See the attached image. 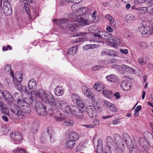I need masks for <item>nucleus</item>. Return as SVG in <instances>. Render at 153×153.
<instances>
[{
	"label": "nucleus",
	"mask_w": 153,
	"mask_h": 153,
	"mask_svg": "<svg viewBox=\"0 0 153 153\" xmlns=\"http://www.w3.org/2000/svg\"><path fill=\"white\" fill-rule=\"evenodd\" d=\"M53 21L55 22L56 24L61 26L63 32L67 31V33L69 34H71L72 37L85 36L86 35H88V36L90 37L91 35H92L99 38H103L101 35L100 34V32L99 31L97 33H94L82 32L77 33H72V32L76 29L77 26L75 24L74 22L69 21L66 18H62L58 20L54 19Z\"/></svg>",
	"instance_id": "nucleus-1"
},
{
	"label": "nucleus",
	"mask_w": 153,
	"mask_h": 153,
	"mask_svg": "<svg viewBox=\"0 0 153 153\" xmlns=\"http://www.w3.org/2000/svg\"><path fill=\"white\" fill-rule=\"evenodd\" d=\"M17 106L12 103L10 108L11 111L14 115L19 117L20 118H24L26 116L23 113L29 114L31 111L30 106L26 102H25L23 99L19 98L17 102Z\"/></svg>",
	"instance_id": "nucleus-2"
},
{
	"label": "nucleus",
	"mask_w": 153,
	"mask_h": 153,
	"mask_svg": "<svg viewBox=\"0 0 153 153\" xmlns=\"http://www.w3.org/2000/svg\"><path fill=\"white\" fill-rule=\"evenodd\" d=\"M139 143L142 147L145 149L149 146L153 147V135L148 131L145 132L144 134V138H140Z\"/></svg>",
	"instance_id": "nucleus-3"
},
{
	"label": "nucleus",
	"mask_w": 153,
	"mask_h": 153,
	"mask_svg": "<svg viewBox=\"0 0 153 153\" xmlns=\"http://www.w3.org/2000/svg\"><path fill=\"white\" fill-rule=\"evenodd\" d=\"M68 18L74 21L80 22L82 25H88L89 23L88 21L83 18L82 16L80 15L79 12H74L70 13L68 16Z\"/></svg>",
	"instance_id": "nucleus-4"
},
{
	"label": "nucleus",
	"mask_w": 153,
	"mask_h": 153,
	"mask_svg": "<svg viewBox=\"0 0 153 153\" xmlns=\"http://www.w3.org/2000/svg\"><path fill=\"white\" fill-rule=\"evenodd\" d=\"M36 98L38 97L41 99L43 103H49V101H51L54 96L51 93H48L42 89H39L36 93Z\"/></svg>",
	"instance_id": "nucleus-5"
},
{
	"label": "nucleus",
	"mask_w": 153,
	"mask_h": 153,
	"mask_svg": "<svg viewBox=\"0 0 153 153\" xmlns=\"http://www.w3.org/2000/svg\"><path fill=\"white\" fill-rule=\"evenodd\" d=\"M51 106L52 108L55 109H57L58 108H59L62 110L67 106V104L68 103L65 101L60 100L58 98H54V97L53 99H51Z\"/></svg>",
	"instance_id": "nucleus-6"
},
{
	"label": "nucleus",
	"mask_w": 153,
	"mask_h": 153,
	"mask_svg": "<svg viewBox=\"0 0 153 153\" xmlns=\"http://www.w3.org/2000/svg\"><path fill=\"white\" fill-rule=\"evenodd\" d=\"M12 77L13 78V83L14 86L19 90L21 91L23 89L21 83L22 79V73L20 72H16L15 76L13 75V76Z\"/></svg>",
	"instance_id": "nucleus-7"
},
{
	"label": "nucleus",
	"mask_w": 153,
	"mask_h": 153,
	"mask_svg": "<svg viewBox=\"0 0 153 153\" xmlns=\"http://www.w3.org/2000/svg\"><path fill=\"white\" fill-rule=\"evenodd\" d=\"M114 139L117 144L115 149L118 153H123L124 144L121 136L118 134H115L114 136Z\"/></svg>",
	"instance_id": "nucleus-8"
},
{
	"label": "nucleus",
	"mask_w": 153,
	"mask_h": 153,
	"mask_svg": "<svg viewBox=\"0 0 153 153\" xmlns=\"http://www.w3.org/2000/svg\"><path fill=\"white\" fill-rule=\"evenodd\" d=\"M47 103L43 104L40 101H36L35 103V108L37 113L40 116H46L47 114Z\"/></svg>",
	"instance_id": "nucleus-9"
},
{
	"label": "nucleus",
	"mask_w": 153,
	"mask_h": 153,
	"mask_svg": "<svg viewBox=\"0 0 153 153\" xmlns=\"http://www.w3.org/2000/svg\"><path fill=\"white\" fill-rule=\"evenodd\" d=\"M28 86L29 90L25 87L24 90L26 94L29 95L31 91H34L36 88L37 85L35 80L33 79H31L28 81Z\"/></svg>",
	"instance_id": "nucleus-10"
},
{
	"label": "nucleus",
	"mask_w": 153,
	"mask_h": 153,
	"mask_svg": "<svg viewBox=\"0 0 153 153\" xmlns=\"http://www.w3.org/2000/svg\"><path fill=\"white\" fill-rule=\"evenodd\" d=\"M131 86L132 84L129 80L125 79L121 82L120 87L123 90L126 91L131 88Z\"/></svg>",
	"instance_id": "nucleus-11"
},
{
	"label": "nucleus",
	"mask_w": 153,
	"mask_h": 153,
	"mask_svg": "<svg viewBox=\"0 0 153 153\" xmlns=\"http://www.w3.org/2000/svg\"><path fill=\"white\" fill-rule=\"evenodd\" d=\"M73 111L72 114L75 117L81 118L83 117V111L79 108L76 106L75 105L74 107H72Z\"/></svg>",
	"instance_id": "nucleus-12"
},
{
	"label": "nucleus",
	"mask_w": 153,
	"mask_h": 153,
	"mask_svg": "<svg viewBox=\"0 0 153 153\" xmlns=\"http://www.w3.org/2000/svg\"><path fill=\"white\" fill-rule=\"evenodd\" d=\"M3 12L7 15H10L12 13L11 7L9 3L7 1L4 2L3 5Z\"/></svg>",
	"instance_id": "nucleus-13"
},
{
	"label": "nucleus",
	"mask_w": 153,
	"mask_h": 153,
	"mask_svg": "<svg viewBox=\"0 0 153 153\" xmlns=\"http://www.w3.org/2000/svg\"><path fill=\"white\" fill-rule=\"evenodd\" d=\"M10 136L12 139L17 142L21 141L23 138L22 134L18 132H13L11 133Z\"/></svg>",
	"instance_id": "nucleus-14"
},
{
	"label": "nucleus",
	"mask_w": 153,
	"mask_h": 153,
	"mask_svg": "<svg viewBox=\"0 0 153 153\" xmlns=\"http://www.w3.org/2000/svg\"><path fill=\"white\" fill-rule=\"evenodd\" d=\"M106 143L107 148L112 149V151H114L115 152H117L116 151V149H115V147H117L116 146H114V143L113 139L111 137L108 136L106 137Z\"/></svg>",
	"instance_id": "nucleus-15"
},
{
	"label": "nucleus",
	"mask_w": 153,
	"mask_h": 153,
	"mask_svg": "<svg viewBox=\"0 0 153 153\" xmlns=\"http://www.w3.org/2000/svg\"><path fill=\"white\" fill-rule=\"evenodd\" d=\"M30 94L27 98H26L24 100L25 102H26L28 105L32 104L33 101V100H35L36 99V94L35 91H31L30 92Z\"/></svg>",
	"instance_id": "nucleus-16"
},
{
	"label": "nucleus",
	"mask_w": 153,
	"mask_h": 153,
	"mask_svg": "<svg viewBox=\"0 0 153 153\" xmlns=\"http://www.w3.org/2000/svg\"><path fill=\"white\" fill-rule=\"evenodd\" d=\"M87 112L89 117L93 118L96 116V109L94 107L91 105L88 106L87 107Z\"/></svg>",
	"instance_id": "nucleus-17"
},
{
	"label": "nucleus",
	"mask_w": 153,
	"mask_h": 153,
	"mask_svg": "<svg viewBox=\"0 0 153 153\" xmlns=\"http://www.w3.org/2000/svg\"><path fill=\"white\" fill-rule=\"evenodd\" d=\"M82 92L84 94L86 97L94 99V97L92 93L90 90L86 87H83L82 89Z\"/></svg>",
	"instance_id": "nucleus-18"
},
{
	"label": "nucleus",
	"mask_w": 153,
	"mask_h": 153,
	"mask_svg": "<svg viewBox=\"0 0 153 153\" xmlns=\"http://www.w3.org/2000/svg\"><path fill=\"white\" fill-rule=\"evenodd\" d=\"M105 104L108 109L111 112L116 113L118 111L117 108L113 104L105 100L104 102Z\"/></svg>",
	"instance_id": "nucleus-19"
},
{
	"label": "nucleus",
	"mask_w": 153,
	"mask_h": 153,
	"mask_svg": "<svg viewBox=\"0 0 153 153\" xmlns=\"http://www.w3.org/2000/svg\"><path fill=\"white\" fill-rule=\"evenodd\" d=\"M3 97L6 100L10 102H12L14 100L12 95L7 91H3Z\"/></svg>",
	"instance_id": "nucleus-20"
},
{
	"label": "nucleus",
	"mask_w": 153,
	"mask_h": 153,
	"mask_svg": "<svg viewBox=\"0 0 153 153\" xmlns=\"http://www.w3.org/2000/svg\"><path fill=\"white\" fill-rule=\"evenodd\" d=\"M106 78L108 82L114 83H117L119 80L118 77L113 74L107 76Z\"/></svg>",
	"instance_id": "nucleus-21"
},
{
	"label": "nucleus",
	"mask_w": 153,
	"mask_h": 153,
	"mask_svg": "<svg viewBox=\"0 0 153 153\" xmlns=\"http://www.w3.org/2000/svg\"><path fill=\"white\" fill-rule=\"evenodd\" d=\"M140 31L141 32L142 35H145L146 34H153V31H152V28L147 26L146 27H141L140 29Z\"/></svg>",
	"instance_id": "nucleus-22"
},
{
	"label": "nucleus",
	"mask_w": 153,
	"mask_h": 153,
	"mask_svg": "<svg viewBox=\"0 0 153 153\" xmlns=\"http://www.w3.org/2000/svg\"><path fill=\"white\" fill-rule=\"evenodd\" d=\"M107 44L109 46L114 47L120 43V39H108Z\"/></svg>",
	"instance_id": "nucleus-23"
},
{
	"label": "nucleus",
	"mask_w": 153,
	"mask_h": 153,
	"mask_svg": "<svg viewBox=\"0 0 153 153\" xmlns=\"http://www.w3.org/2000/svg\"><path fill=\"white\" fill-rule=\"evenodd\" d=\"M47 105L48 107L47 108V113L49 114L50 115H54V114H55L56 111H58L57 109H55L52 108L51 106V102L50 103H47Z\"/></svg>",
	"instance_id": "nucleus-24"
},
{
	"label": "nucleus",
	"mask_w": 153,
	"mask_h": 153,
	"mask_svg": "<svg viewBox=\"0 0 153 153\" xmlns=\"http://www.w3.org/2000/svg\"><path fill=\"white\" fill-rule=\"evenodd\" d=\"M122 135L123 138L127 146L129 144H132V140L129 135L126 133H123Z\"/></svg>",
	"instance_id": "nucleus-25"
},
{
	"label": "nucleus",
	"mask_w": 153,
	"mask_h": 153,
	"mask_svg": "<svg viewBox=\"0 0 153 153\" xmlns=\"http://www.w3.org/2000/svg\"><path fill=\"white\" fill-rule=\"evenodd\" d=\"M0 109L2 112L7 116H9L10 114L8 112V110L6 107V105L2 102L0 101Z\"/></svg>",
	"instance_id": "nucleus-26"
},
{
	"label": "nucleus",
	"mask_w": 153,
	"mask_h": 153,
	"mask_svg": "<svg viewBox=\"0 0 153 153\" xmlns=\"http://www.w3.org/2000/svg\"><path fill=\"white\" fill-rule=\"evenodd\" d=\"M139 10H141V13H146V12H148L150 13H153V5L149 6L148 7H143L140 8Z\"/></svg>",
	"instance_id": "nucleus-27"
},
{
	"label": "nucleus",
	"mask_w": 153,
	"mask_h": 153,
	"mask_svg": "<svg viewBox=\"0 0 153 153\" xmlns=\"http://www.w3.org/2000/svg\"><path fill=\"white\" fill-rule=\"evenodd\" d=\"M54 93L57 96H61L63 94L64 90L62 87L58 86L55 89Z\"/></svg>",
	"instance_id": "nucleus-28"
},
{
	"label": "nucleus",
	"mask_w": 153,
	"mask_h": 153,
	"mask_svg": "<svg viewBox=\"0 0 153 153\" xmlns=\"http://www.w3.org/2000/svg\"><path fill=\"white\" fill-rule=\"evenodd\" d=\"M101 54L102 55H104L106 54L112 56H115L117 55V53L114 50H108L106 51L102 52L101 53Z\"/></svg>",
	"instance_id": "nucleus-29"
},
{
	"label": "nucleus",
	"mask_w": 153,
	"mask_h": 153,
	"mask_svg": "<svg viewBox=\"0 0 153 153\" xmlns=\"http://www.w3.org/2000/svg\"><path fill=\"white\" fill-rule=\"evenodd\" d=\"M127 146L129 150L130 153H137L138 148L136 146L134 145L133 143L132 144H128Z\"/></svg>",
	"instance_id": "nucleus-30"
},
{
	"label": "nucleus",
	"mask_w": 153,
	"mask_h": 153,
	"mask_svg": "<svg viewBox=\"0 0 153 153\" xmlns=\"http://www.w3.org/2000/svg\"><path fill=\"white\" fill-rule=\"evenodd\" d=\"M86 146V141H82L79 143L76 148V151L78 152L84 150Z\"/></svg>",
	"instance_id": "nucleus-31"
},
{
	"label": "nucleus",
	"mask_w": 153,
	"mask_h": 153,
	"mask_svg": "<svg viewBox=\"0 0 153 153\" xmlns=\"http://www.w3.org/2000/svg\"><path fill=\"white\" fill-rule=\"evenodd\" d=\"M61 114L59 111H56L55 114H54V119L57 121L62 122L64 120L63 118L61 117Z\"/></svg>",
	"instance_id": "nucleus-32"
},
{
	"label": "nucleus",
	"mask_w": 153,
	"mask_h": 153,
	"mask_svg": "<svg viewBox=\"0 0 153 153\" xmlns=\"http://www.w3.org/2000/svg\"><path fill=\"white\" fill-rule=\"evenodd\" d=\"M75 144V142L74 140L70 139L65 144V147L67 149H71L74 146Z\"/></svg>",
	"instance_id": "nucleus-33"
},
{
	"label": "nucleus",
	"mask_w": 153,
	"mask_h": 153,
	"mask_svg": "<svg viewBox=\"0 0 153 153\" xmlns=\"http://www.w3.org/2000/svg\"><path fill=\"white\" fill-rule=\"evenodd\" d=\"M125 19L126 22L128 23H132L135 19L134 16L131 14H128L126 15Z\"/></svg>",
	"instance_id": "nucleus-34"
},
{
	"label": "nucleus",
	"mask_w": 153,
	"mask_h": 153,
	"mask_svg": "<svg viewBox=\"0 0 153 153\" xmlns=\"http://www.w3.org/2000/svg\"><path fill=\"white\" fill-rule=\"evenodd\" d=\"M67 106H65V107H64L62 110L63 112L67 113H69L70 112L72 113L73 110H72V107H74V106H75V105H71L70 106H69L68 103Z\"/></svg>",
	"instance_id": "nucleus-35"
},
{
	"label": "nucleus",
	"mask_w": 153,
	"mask_h": 153,
	"mask_svg": "<svg viewBox=\"0 0 153 153\" xmlns=\"http://www.w3.org/2000/svg\"><path fill=\"white\" fill-rule=\"evenodd\" d=\"M69 139L70 140H74V141L77 140L78 138V135L75 132H72L70 134Z\"/></svg>",
	"instance_id": "nucleus-36"
},
{
	"label": "nucleus",
	"mask_w": 153,
	"mask_h": 153,
	"mask_svg": "<svg viewBox=\"0 0 153 153\" xmlns=\"http://www.w3.org/2000/svg\"><path fill=\"white\" fill-rule=\"evenodd\" d=\"M102 94L104 96L108 98H110L112 96V91L107 89L103 90L102 91Z\"/></svg>",
	"instance_id": "nucleus-37"
},
{
	"label": "nucleus",
	"mask_w": 153,
	"mask_h": 153,
	"mask_svg": "<svg viewBox=\"0 0 153 153\" xmlns=\"http://www.w3.org/2000/svg\"><path fill=\"white\" fill-rule=\"evenodd\" d=\"M39 125L37 123L33 122L32 125L31 131L33 133H34L36 132L38 128Z\"/></svg>",
	"instance_id": "nucleus-38"
},
{
	"label": "nucleus",
	"mask_w": 153,
	"mask_h": 153,
	"mask_svg": "<svg viewBox=\"0 0 153 153\" xmlns=\"http://www.w3.org/2000/svg\"><path fill=\"white\" fill-rule=\"evenodd\" d=\"M78 47L77 46H74L70 48L68 51V54L74 55L75 54L77 51Z\"/></svg>",
	"instance_id": "nucleus-39"
},
{
	"label": "nucleus",
	"mask_w": 153,
	"mask_h": 153,
	"mask_svg": "<svg viewBox=\"0 0 153 153\" xmlns=\"http://www.w3.org/2000/svg\"><path fill=\"white\" fill-rule=\"evenodd\" d=\"M102 89H104L105 88L104 86H102V85L97 82L95 83V85L94 86V89L99 92L102 90Z\"/></svg>",
	"instance_id": "nucleus-40"
},
{
	"label": "nucleus",
	"mask_w": 153,
	"mask_h": 153,
	"mask_svg": "<svg viewBox=\"0 0 153 153\" xmlns=\"http://www.w3.org/2000/svg\"><path fill=\"white\" fill-rule=\"evenodd\" d=\"M73 121L70 120H67L62 123V125L64 126H72L73 125Z\"/></svg>",
	"instance_id": "nucleus-41"
},
{
	"label": "nucleus",
	"mask_w": 153,
	"mask_h": 153,
	"mask_svg": "<svg viewBox=\"0 0 153 153\" xmlns=\"http://www.w3.org/2000/svg\"><path fill=\"white\" fill-rule=\"evenodd\" d=\"M89 9L88 8L83 7L79 10V14L81 12H82V13H81V15L83 17V16H84L83 14L88 13L89 12Z\"/></svg>",
	"instance_id": "nucleus-42"
},
{
	"label": "nucleus",
	"mask_w": 153,
	"mask_h": 153,
	"mask_svg": "<svg viewBox=\"0 0 153 153\" xmlns=\"http://www.w3.org/2000/svg\"><path fill=\"white\" fill-rule=\"evenodd\" d=\"M80 97L78 95L74 94L72 96V100L75 103L76 102L80 99Z\"/></svg>",
	"instance_id": "nucleus-43"
},
{
	"label": "nucleus",
	"mask_w": 153,
	"mask_h": 153,
	"mask_svg": "<svg viewBox=\"0 0 153 153\" xmlns=\"http://www.w3.org/2000/svg\"><path fill=\"white\" fill-rule=\"evenodd\" d=\"M76 103L77 106L82 108L85 106V103H84L83 100L81 98Z\"/></svg>",
	"instance_id": "nucleus-44"
},
{
	"label": "nucleus",
	"mask_w": 153,
	"mask_h": 153,
	"mask_svg": "<svg viewBox=\"0 0 153 153\" xmlns=\"http://www.w3.org/2000/svg\"><path fill=\"white\" fill-rule=\"evenodd\" d=\"M11 67L10 65H7L6 66L5 68L4 71L6 72H10V74L12 76H13V72L12 71L11 69Z\"/></svg>",
	"instance_id": "nucleus-45"
},
{
	"label": "nucleus",
	"mask_w": 153,
	"mask_h": 153,
	"mask_svg": "<svg viewBox=\"0 0 153 153\" xmlns=\"http://www.w3.org/2000/svg\"><path fill=\"white\" fill-rule=\"evenodd\" d=\"M47 133L45 132L46 134H48L47 135L48 136L49 135H53L54 134V132L53 131V128L51 127H48L47 129Z\"/></svg>",
	"instance_id": "nucleus-46"
},
{
	"label": "nucleus",
	"mask_w": 153,
	"mask_h": 153,
	"mask_svg": "<svg viewBox=\"0 0 153 153\" xmlns=\"http://www.w3.org/2000/svg\"><path fill=\"white\" fill-rule=\"evenodd\" d=\"M79 7V6L78 5L74 4L72 5L71 8L75 11L74 12H79V10L81 9Z\"/></svg>",
	"instance_id": "nucleus-47"
},
{
	"label": "nucleus",
	"mask_w": 153,
	"mask_h": 153,
	"mask_svg": "<svg viewBox=\"0 0 153 153\" xmlns=\"http://www.w3.org/2000/svg\"><path fill=\"white\" fill-rule=\"evenodd\" d=\"M13 152L14 153H25V150L22 148H17L14 149Z\"/></svg>",
	"instance_id": "nucleus-48"
},
{
	"label": "nucleus",
	"mask_w": 153,
	"mask_h": 153,
	"mask_svg": "<svg viewBox=\"0 0 153 153\" xmlns=\"http://www.w3.org/2000/svg\"><path fill=\"white\" fill-rule=\"evenodd\" d=\"M137 62L141 65H143L146 63L143 57H140L137 59Z\"/></svg>",
	"instance_id": "nucleus-49"
},
{
	"label": "nucleus",
	"mask_w": 153,
	"mask_h": 153,
	"mask_svg": "<svg viewBox=\"0 0 153 153\" xmlns=\"http://www.w3.org/2000/svg\"><path fill=\"white\" fill-rule=\"evenodd\" d=\"M100 121L97 119H95L93 121V123L91 124L93 128L95 127L96 126H98L100 125Z\"/></svg>",
	"instance_id": "nucleus-50"
},
{
	"label": "nucleus",
	"mask_w": 153,
	"mask_h": 153,
	"mask_svg": "<svg viewBox=\"0 0 153 153\" xmlns=\"http://www.w3.org/2000/svg\"><path fill=\"white\" fill-rule=\"evenodd\" d=\"M45 133H43L41 137L40 141L41 143H44L46 141L48 136H45Z\"/></svg>",
	"instance_id": "nucleus-51"
},
{
	"label": "nucleus",
	"mask_w": 153,
	"mask_h": 153,
	"mask_svg": "<svg viewBox=\"0 0 153 153\" xmlns=\"http://www.w3.org/2000/svg\"><path fill=\"white\" fill-rule=\"evenodd\" d=\"M97 148H103L102 143L101 139L100 138L98 139L97 140Z\"/></svg>",
	"instance_id": "nucleus-52"
},
{
	"label": "nucleus",
	"mask_w": 153,
	"mask_h": 153,
	"mask_svg": "<svg viewBox=\"0 0 153 153\" xmlns=\"http://www.w3.org/2000/svg\"><path fill=\"white\" fill-rule=\"evenodd\" d=\"M102 67V66L100 65H97L94 66L92 70L94 71H96L101 69Z\"/></svg>",
	"instance_id": "nucleus-53"
},
{
	"label": "nucleus",
	"mask_w": 153,
	"mask_h": 153,
	"mask_svg": "<svg viewBox=\"0 0 153 153\" xmlns=\"http://www.w3.org/2000/svg\"><path fill=\"white\" fill-rule=\"evenodd\" d=\"M12 49V47L10 45H8L6 46H4L2 47V49L3 51H6L8 50H11Z\"/></svg>",
	"instance_id": "nucleus-54"
},
{
	"label": "nucleus",
	"mask_w": 153,
	"mask_h": 153,
	"mask_svg": "<svg viewBox=\"0 0 153 153\" xmlns=\"http://www.w3.org/2000/svg\"><path fill=\"white\" fill-rule=\"evenodd\" d=\"M145 1V0H134V2L136 4H140L143 3Z\"/></svg>",
	"instance_id": "nucleus-55"
},
{
	"label": "nucleus",
	"mask_w": 153,
	"mask_h": 153,
	"mask_svg": "<svg viewBox=\"0 0 153 153\" xmlns=\"http://www.w3.org/2000/svg\"><path fill=\"white\" fill-rule=\"evenodd\" d=\"M124 35L126 38L133 37V36L131 33L129 32H126Z\"/></svg>",
	"instance_id": "nucleus-56"
},
{
	"label": "nucleus",
	"mask_w": 153,
	"mask_h": 153,
	"mask_svg": "<svg viewBox=\"0 0 153 153\" xmlns=\"http://www.w3.org/2000/svg\"><path fill=\"white\" fill-rule=\"evenodd\" d=\"M109 21L110 22L109 25H111L112 27H115V25L114 24V20L113 17L111 18V19H109Z\"/></svg>",
	"instance_id": "nucleus-57"
},
{
	"label": "nucleus",
	"mask_w": 153,
	"mask_h": 153,
	"mask_svg": "<svg viewBox=\"0 0 153 153\" xmlns=\"http://www.w3.org/2000/svg\"><path fill=\"white\" fill-rule=\"evenodd\" d=\"M82 126L86 127L87 128H93L91 124H89L88 125H82Z\"/></svg>",
	"instance_id": "nucleus-58"
},
{
	"label": "nucleus",
	"mask_w": 153,
	"mask_h": 153,
	"mask_svg": "<svg viewBox=\"0 0 153 153\" xmlns=\"http://www.w3.org/2000/svg\"><path fill=\"white\" fill-rule=\"evenodd\" d=\"M126 71L127 72H129L130 73H133L134 71V70L128 66L127 69Z\"/></svg>",
	"instance_id": "nucleus-59"
},
{
	"label": "nucleus",
	"mask_w": 153,
	"mask_h": 153,
	"mask_svg": "<svg viewBox=\"0 0 153 153\" xmlns=\"http://www.w3.org/2000/svg\"><path fill=\"white\" fill-rule=\"evenodd\" d=\"M147 66L149 69L153 71V64L148 63L147 64Z\"/></svg>",
	"instance_id": "nucleus-60"
},
{
	"label": "nucleus",
	"mask_w": 153,
	"mask_h": 153,
	"mask_svg": "<svg viewBox=\"0 0 153 153\" xmlns=\"http://www.w3.org/2000/svg\"><path fill=\"white\" fill-rule=\"evenodd\" d=\"M140 45L142 48H147V45L145 42H142L140 43Z\"/></svg>",
	"instance_id": "nucleus-61"
},
{
	"label": "nucleus",
	"mask_w": 153,
	"mask_h": 153,
	"mask_svg": "<svg viewBox=\"0 0 153 153\" xmlns=\"http://www.w3.org/2000/svg\"><path fill=\"white\" fill-rule=\"evenodd\" d=\"M97 153H103V148H97Z\"/></svg>",
	"instance_id": "nucleus-62"
},
{
	"label": "nucleus",
	"mask_w": 153,
	"mask_h": 153,
	"mask_svg": "<svg viewBox=\"0 0 153 153\" xmlns=\"http://www.w3.org/2000/svg\"><path fill=\"white\" fill-rule=\"evenodd\" d=\"M102 4L103 6L105 7H107L110 5V3L109 1H105L102 3Z\"/></svg>",
	"instance_id": "nucleus-63"
},
{
	"label": "nucleus",
	"mask_w": 153,
	"mask_h": 153,
	"mask_svg": "<svg viewBox=\"0 0 153 153\" xmlns=\"http://www.w3.org/2000/svg\"><path fill=\"white\" fill-rule=\"evenodd\" d=\"M111 150H112V149L107 148L105 150L104 153H111Z\"/></svg>",
	"instance_id": "nucleus-64"
}]
</instances>
